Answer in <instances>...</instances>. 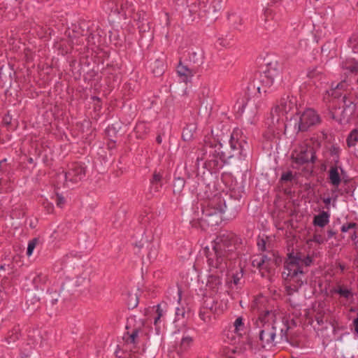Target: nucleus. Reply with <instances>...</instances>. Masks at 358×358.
<instances>
[{"mask_svg": "<svg viewBox=\"0 0 358 358\" xmlns=\"http://www.w3.org/2000/svg\"><path fill=\"white\" fill-rule=\"evenodd\" d=\"M241 276L242 275L240 273L233 275V282L234 285H238L240 283Z\"/></svg>", "mask_w": 358, "mask_h": 358, "instance_id": "58836bf2", "label": "nucleus"}, {"mask_svg": "<svg viewBox=\"0 0 358 358\" xmlns=\"http://www.w3.org/2000/svg\"><path fill=\"white\" fill-rule=\"evenodd\" d=\"M282 66L278 61L267 63L266 69L260 76V82L266 87H277L282 80Z\"/></svg>", "mask_w": 358, "mask_h": 358, "instance_id": "0eeeda50", "label": "nucleus"}, {"mask_svg": "<svg viewBox=\"0 0 358 358\" xmlns=\"http://www.w3.org/2000/svg\"><path fill=\"white\" fill-rule=\"evenodd\" d=\"M259 246L262 245V243H258Z\"/></svg>", "mask_w": 358, "mask_h": 358, "instance_id": "bf43d9fd", "label": "nucleus"}, {"mask_svg": "<svg viewBox=\"0 0 358 358\" xmlns=\"http://www.w3.org/2000/svg\"><path fill=\"white\" fill-rule=\"evenodd\" d=\"M56 203L57 206L62 208L64 203V198L61 196L57 195L56 199Z\"/></svg>", "mask_w": 358, "mask_h": 358, "instance_id": "a19ab883", "label": "nucleus"}, {"mask_svg": "<svg viewBox=\"0 0 358 358\" xmlns=\"http://www.w3.org/2000/svg\"><path fill=\"white\" fill-rule=\"evenodd\" d=\"M142 323H139L138 326L135 327L131 332L128 331V334H130L129 337L127 338V342L131 343H134L138 341V338L141 334H142L141 331Z\"/></svg>", "mask_w": 358, "mask_h": 358, "instance_id": "aec40b11", "label": "nucleus"}, {"mask_svg": "<svg viewBox=\"0 0 358 358\" xmlns=\"http://www.w3.org/2000/svg\"><path fill=\"white\" fill-rule=\"evenodd\" d=\"M330 180L334 185H336V167H331L330 170Z\"/></svg>", "mask_w": 358, "mask_h": 358, "instance_id": "e433bc0d", "label": "nucleus"}, {"mask_svg": "<svg viewBox=\"0 0 358 358\" xmlns=\"http://www.w3.org/2000/svg\"><path fill=\"white\" fill-rule=\"evenodd\" d=\"M84 167L78 163L73 164L67 172L64 174L66 182H71L73 183L78 182L85 176Z\"/></svg>", "mask_w": 358, "mask_h": 358, "instance_id": "f8f14e48", "label": "nucleus"}, {"mask_svg": "<svg viewBox=\"0 0 358 358\" xmlns=\"http://www.w3.org/2000/svg\"><path fill=\"white\" fill-rule=\"evenodd\" d=\"M199 8L203 12H210L211 6L209 3L210 0H196Z\"/></svg>", "mask_w": 358, "mask_h": 358, "instance_id": "c85d7f7f", "label": "nucleus"}, {"mask_svg": "<svg viewBox=\"0 0 358 358\" xmlns=\"http://www.w3.org/2000/svg\"><path fill=\"white\" fill-rule=\"evenodd\" d=\"M248 324L243 317H238L225 332V341L230 344H245L248 341Z\"/></svg>", "mask_w": 358, "mask_h": 358, "instance_id": "39448f33", "label": "nucleus"}, {"mask_svg": "<svg viewBox=\"0 0 358 358\" xmlns=\"http://www.w3.org/2000/svg\"><path fill=\"white\" fill-rule=\"evenodd\" d=\"M222 0H213L210 2L211 10L213 13H216L222 8Z\"/></svg>", "mask_w": 358, "mask_h": 358, "instance_id": "473e14b6", "label": "nucleus"}, {"mask_svg": "<svg viewBox=\"0 0 358 358\" xmlns=\"http://www.w3.org/2000/svg\"><path fill=\"white\" fill-rule=\"evenodd\" d=\"M222 273H210L206 282V289L217 293L222 287L220 275Z\"/></svg>", "mask_w": 358, "mask_h": 358, "instance_id": "dca6fc26", "label": "nucleus"}, {"mask_svg": "<svg viewBox=\"0 0 358 358\" xmlns=\"http://www.w3.org/2000/svg\"><path fill=\"white\" fill-rule=\"evenodd\" d=\"M213 315H214L212 314L209 311V309L206 308V301H205L203 303V306L199 313V316H200L201 319L202 320H203L204 322H208L210 320L211 317Z\"/></svg>", "mask_w": 358, "mask_h": 358, "instance_id": "bb28decb", "label": "nucleus"}, {"mask_svg": "<svg viewBox=\"0 0 358 358\" xmlns=\"http://www.w3.org/2000/svg\"><path fill=\"white\" fill-rule=\"evenodd\" d=\"M192 342V339L189 336H184L180 342V350H185L189 346L191 345Z\"/></svg>", "mask_w": 358, "mask_h": 358, "instance_id": "2f4dec72", "label": "nucleus"}, {"mask_svg": "<svg viewBox=\"0 0 358 358\" xmlns=\"http://www.w3.org/2000/svg\"><path fill=\"white\" fill-rule=\"evenodd\" d=\"M131 358H133V357H131Z\"/></svg>", "mask_w": 358, "mask_h": 358, "instance_id": "052dcab7", "label": "nucleus"}, {"mask_svg": "<svg viewBox=\"0 0 358 358\" xmlns=\"http://www.w3.org/2000/svg\"><path fill=\"white\" fill-rule=\"evenodd\" d=\"M328 221L329 215L325 212H322L314 217V224L319 227H324Z\"/></svg>", "mask_w": 358, "mask_h": 358, "instance_id": "412c9836", "label": "nucleus"}, {"mask_svg": "<svg viewBox=\"0 0 358 358\" xmlns=\"http://www.w3.org/2000/svg\"><path fill=\"white\" fill-rule=\"evenodd\" d=\"M352 187V182L346 172L337 164V192H348Z\"/></svg>", "mask_w": 358, "mask_h": 358, "instance_id": "4468645a", "label": "nucleus"}, {"mask_svg": "<svg viewBox=\"0 0 358 358\" xmlns=\"http://www.w3.org/2000/svg\"><path fill=\"white\" fill-rule=\"evenodd\" d=\"M259 246L262 245V243H258Z\"/></svg>", "mask_w": 358, "mask_h": 358, "instance_id": "13d9d810", "label": "nucleus"}, {"mask_svg": "<svg viewBox=\"0 0 358 358\" xmlns=\"http://www.w3.org/2000/svg\"><path fill=\"white\" fill-rule=\"evenodd\" d=\"M178 296H179L178 300H180V291H179V290H178Z\"/></svg>", "mask_w": 358, "mask_h": 358, "instance_id": "09e8293b", "label": "nucleus"}, {"mask_svg": "<svg viewBox=\"0 0 358 358\" xmlns=\"http://www.w3.org/2000/svg\"><path fill=\"white\" fill-rule=\"evenodd\" d=\"M19 338L18 329H15L12 331L9 332L8 336H6L7 343H11L17 341Z\"/></svg>", "mask_w": 358, "mask_h": 358, "instance_id": "c756f323", "label": "nucleus"}, {"mask_svg": "<svg viewBox=\"0 0 358 358\" xmlns=\"http://www.w3.org/2000/svg\"><path fill=\"white\" fill-rule=\"evenodd\" d=\"M184 185H185V182H184L183 179H182V178H179L176 179L174 182V187H178V191H180V189L184 187Z\"/></svg>", "mask_w": 358, "mask_h": 358, "instance_id": "c9c22d12", "label": "nucleus"}, {"mask_svg": "<svg viewBox=\"0 0 358 358\" xmlns=\"http://www.w3.org/2000/svg\"><path fill=\"white\" fill-rule=\"evenodd\" d=\"M252 266L259 268L262 276L269 277L274 272L279 261L273 255L258 256L252 260Z\"/></svg>", "mask_w": 358, "mask_h": 358, "instance_id": "1a4fd4ad", "label": "nucleus"}, {"mask_svg": "<svg viewBox=\"0 0 358 358\" xmlns=\"http://www.w3.org/2000/svg\"><path fill=\"white\" fill-rule=\"evenodd\" d=\"M234 347L225 348L223 353L225 358H235L236 355H240L246 350V345L243 343L234 344Z\"/></svg>", "mask_w": 358, "mask_h": 358, "instance_id": "a211bd4d", "label": "nucleus"}, {"mask_svg": "<svg viewBox=\"0 0 358 358\" xmlns=\"http://www.w3.org/2000/svg\"><path fill=\"white\" fill-rule=\"evenodd\" d=\"M294 129L297 131H303L320 122L319 115L315 110L308 108L298 113L293 118Z\"/></svg>", "mask_w": 358, "mask_h": 358, "instance_id": "6e6552de", "label": "nucleus"}, {"mask_svg": "<svg viewBox=\"0 0 358 358\" xmlns=\"http://www.w3.org/2000/svg\"><path fill=\"white\" fill-rule=\"evenodd\" d=\"M162 140L161 136H157V143H158L159 144H160V143H162Z\"/></svg>", "mask_w": 358, "mask_h": 358, "instance_id": "a18cd8bd", "label": "nucleus"}, {"mask_svg": "<svg viewBox=\"0 0 358 358\" xmlns=\"http://www.w3.org/2000/svg\"><path fill=\"white\" fill-rule=\"evenodd\" d=\"M52 206H51L50 207V208H48V212H50V210H52Z\"/></svg>", "mask_w": 358, "mask_h": 358, "instance_id": "603ef678", "label": "nucleus"}, {"mask_svg": "<svg viewBox=\"0 0 358 358\" xmlns=\"http://www.w3.org/2000/svg\"><path fill=\"white\" fill-rule=\"evenodd\" d=\"M47 277L43 273H39L34 278L33 282L34 283L36 287H38L41 284L45 283Z\"/></svg>", "mask_w": 358, "mask_h": 358, "instance_id": "7c9ffc66", "label": "nucleus"}, {"mask_svg": "<svg viewBox=\"0 0 358 358\" xmlns=\"http://www.w3.org/2000/svg\"><path fill=\"white\" fill-rule=\"evenodd\" d=\"M235 247L228 235L222 234L215 240L213 250L207 255L209 272L223 273L229 268L236 258Z\"/></svg>", "mask_w": 358, "mask_h": 358, "instance_id": "7ed1b4c3", "label": "nucleus"}, {"mask_svg": "<svg viewBox=\"0 0 358 358\" xmlns=\"http://www.w3.org/2000/svg\"><path fill=\"white\" fill-rule=\"evenodd\" d=\"M355 292L351 287L337 285V296L341 303L348 306L355 302Z\"/></svg>", "mask_w": 358, "mask_h": 358, "instance_id": "ddd939ff", "label": "nucleus"}, {"mask_svg": "<svg viewBox=\"0 0 358 358\" xmlns=\"http://www.w3.org/2000/svg\"><path fill=\"white\" fill-rule=\"evenodd\" d=\"M176 71L180 80L185 83L188 82L194 76L193 71L181 63L178 66Z\"/></svg>", "mask_w": 358, "mask_h": 358, "instance_id": "6ab92c4d", "label": "nucleus"}, {"mask_svg": "<svg viewBox=\"0 0 358 358\" xmlns=\"http://www.w3.org/2000/svg\"><path fill=\"white\" fill-rule=\"evenodd\" d=\"M37 242H38L37 239H33L32 241L29 242L27 250V255L28 257H30L33 254V251L34 250V249L36 248Z\"/></svg>", "mask_w": 358, "mask_h": 358, "instance_id": "72a5a7b5", "label": "nucleus"}, {"mask_svg": "<svg viewBox=\"0 0 358 358\" xmlns=\"http://www.w3.org/2000/svg\"><path fill=\"white\" fill-rule=\"evenodd\" d=\"M155 314L156 316L154 318V324L156 327L157 331L158 332L160 329L161 317L163 316V311L159 305L157 306Z\"/></svg>", "mask_w": 358, "mask_h": 358, "instance_id": "cd10ccee", "label": "nucleus"}, {"mask_svg": "<svg viewBox=\"0 0 358 358\" xmlns=\"http://www.w3.org/2000/svg\"><path fill=\"white\" fill-rule=\"evenodd\" d=\"M293 178V175L291 172H286L282 175L281 180L283 181H290Z\"/></svg>", "mask_w": 358, "mask_h": 358, "instance_id": "4c0bfd02", "label": "nucleus"}, {"mask_svg": "<svg viewBox=\"0 0 358 358\" xmlns=\"http://www.w3.org/2000/svg\"><path fill=\"white\" fill-rule=\"evenodd\" d=\"M133 319H130V320L128 321V324L130 325L131 322H132Z\"/></svg>", "mask_w": 358, "mask_h": 358, "instance_id": "8fccbe9b", "label": "nucleus"}, {"mask_svg": "<svg viewBox=\"0 0 358 358\" xmlns=\"http://www.w3.org/2000/svg\"><path fill=\"white\" fill-rule=\"evenodd\" d=\"M251 309L257 316L255 324L262 329L259 331V339L262 347L265 348L274 341L275 331L273 324L278 317H281L280 311L273 299H269L262 294L255 298Z\"/></svg>", "mask_w": 358, "mask_h": 358, "instance_id": "f03ea898", "label": "nucleus"}, {"mask_svg": "<svg viewBox=\"0 0 358 358\" xmlns=\"http://www.w3.org/2000/svg\"><path fill=\"white\" fill-rule=\"evenodd\" d=\"M352 324L354 332L358 336V317L353 320Z\"/></svg>", "mask_w": 358, "mask_h": 358, "instance_id": "ea45409f", "label": "nucleus"}, {"mask_svg": "<svg viewBox=\"0 0 358 358\" xmlns=\"http://www.w3.org/2000/svg\"><path fill=\"white\" fill-rule=\"evenodd\" d=\"M339 267L341 271H343L345 268L344 266L341 265V264H337V268Z\"/></svg>", "mask_w": 358, "mask_h": 358, "instance_id": "c03bdc74", "label": "nucleus"}, {"mask_svg": "<svg viewBox=\"0 0 358 358\" xmlns=\"http://www.w3.org/2000/svg\"><path fill=\"white\" fill-rule=\"evenodd\" d=\"M358 143V128L354 129L347 138V144L349 147L355 146Z\"/></svg>", "mask_w": 358, "mask_h": 358, "instance_id": "393cba45", "label": "nucleus"}, {"mask_svg": "<svg viewBox=\"0 0 358 358\" xmlns=\"http://www.w3.org/2000/svg\"><path fill=\"white\" fill-rule=\"evenodd\" d=\"M162 176L159 173H155L153 174L152 179L151 180V189H154L155 192H158L159 187H161L160 181Z\"/></svg>", "mask_w": 358, "mask_h": 358, "instance_id": "a878e982", "label": "nucleus"}, {"mask_svg": "<svg viewBox=\"0 0 358 358\" xmlns=\"http://www.w3.org/2000/svg\"><path fill=\"white\" fill-rule=\"evenodd\" d=\"M192 134L188 128L184 129L182 131V138L185 141H189L191 139Z\"/></svg>", "mask_w": 358, "mask_h": 358, "instance_id": "f704fd0d", "label": "nucleus"}, {"mask_svg": "<svg viewBox=\"0 0 358 358\" xmlns=\"http://www.w3.org/2000/svg\"><path fill=\"white\" fill-rule=\"evenodd\" d=\"M357 229L358 225L357 223L348 222L341 226V231L344 234V238H346L348 241H355L356 239Z\"/></svg>", "mask_w": 358, "mask_h": 358, "instance_id": "2eb2a0df", "label": "nucleus"}, {"mask_svg": "<svg viewBox=\"0 0 358 358\" xmlns=\"http://www.w3.org/2000/svg\"><path fill=\"white\" fill-rule=\"evenodd\" d=\"M205 301L206 308L209 309V311L214 315L221 314L227 307L226 303H219L213 298H207Z\"/></svg>", "mask_w": 358, "mask_h": 358, "instance_id": "f3484780", "label": "nucleus"}, {"mask_svg": "<svg viewBox=\"0 0 358 358\" xmlns=\"http://www.w3.org/2000/svg\"><path fill=\"white\" fill-rule=\"evenodd\" d=\"M313 149L307 144L300 145L292 153V166L294 168H299L301 165L313 162Z\"/></svg>", "mask_w": 358, "mask_h": 358, "instance_id": "9d476101", "label": "nucleus"}, {"mask_svg": "<svg viewBox=\"0 0 358 358\" xmlns=\"http://www.w3.org/2000/svg\"><path fill=\"white\" fill-rule=\"evenodd\" d=\"M241 104H239V105H238V109H240V108H241Z\"/></svg>", "mask_w": 358, "mask_h": 358, "instance_id": "4d7b16f0", "label": "nucleus"}, {"mask_svg": "<svg viewBox=\"0 0 358 358\" xmlns=\"http://www.w3.org/2000/svg\"><path fill=\"white\" fill-rule=\"evenodd\" d=\"M347 45L351 49V52L353 54L358 55V36L352 35L350 36L347 41Z\"/></svg>", "mask_w": 358, "mask_h": 358, "instance_id": "5701e85b", "label": "nucleus"}, {"mask_svg": "<svg viewBox=\"0 0 358 358\" xmlns=\"http://www.w3.org/2000/svg\"><path fill=\"white\" fill-rule=\"evenodd\" d=\"M179 311H180V310L178 308L177 310H176V314L177 315H179Z\"/></svg>", "mask_w": 358, "mask_h": 358, "instance_id": "5fc2aeb1", "label": "nucleus"}, {"mask_svg": "<svg viewBox=\"0 0 358 358\" xmlns=\"http://www.w3.org/2000/svg\"><path fill=\"white\" fill-rule=\"evenodd\" d=\"M311 262L312 259L309 256L305 257L301 254L296 256H289L282 273L285 280V285L288 295L297 292L299 287L303 284V268L309 266Z\"/></svg>", "mask_w": 358, "mask_h": 358, "instance_id": "20e7f679", "label": "nucleus"}, {"mask_svg": "<svg viewBox=\"0 0 358 358\" xmlns=\"http://www.w3.org/2000/svg\"><path fill=\"white\" fill-rule=\"evenodd\" d=\"M247 90H248V91H250V90H251V86H248V87H247Z\"/></svg>", "mask_w": 358, "mask_h": 358, "instance_id": "3c124183", "label": "nucleus"}, {"mask_svg": "<svg viewBox=\"0 0 358 358\" xmlns=\"http://www.w3.org/2000/svg\"><path fill=\"white\" fill-rule=\"evenodd\" d=\"M239 131H234L231 136L229 144L231 150L234 152L231 156H240L241 158L245 157L248 145L244 139H239Z\"/></svg>", "mask_w": 358, "mask_h": 358, "instance_id": "9b49d317", "label": "nucleus"}, {"mask_svg": "<svg viewBox=\"0 0 358 358\" xmlns=\"http://www.w3.org/2000/svg\"><path fill=\"white\" fill-rule=\"evenodd\" d=\"M342 59L340 64L341 75V81H337V107L343 108L340 124H345L350 122L355 111L356 104L352 101L351 90L355 83L358 84V62L351 57Z\"/></svg>", "mask_w": 358, "mask_h": 358, "instance_id": "f257e3e1", "label": "nucleus"}, {"mask_svg": "<svg viewBox=\"0 0 358 358\" xmlns=\"http://www.w3.org/2000/svg\"><path fill=\"white\" fill-rule=\"evenodd\" d=\"M336 91L334 89H331L327 91L324 95V101L329 105V107L334 106L336 100Z\"/></svg>", "mask_w": 358, "mask_h": 358, "instance_id": "4be33fe9", "label": "nucleus"}, {"mask_svg": "<svg viewBox=\"0 0 358 358\" xmlns=\"http://www.w3.org/2000/svg\"><path fill=\"white\" fill-rule=\"evenodd\" d=\"M295 99L287 96L282 98L280 103L271 110V124L273 126L280 127H287L285 123L287 120V113L294 107Z\"/></svg>", "mask_w": 358, "mask_h": 358, "instance_id": "423d86ee", "label": "nucleus"}, {"mask_svg": "<svg viewBox=\"0 0 358 358\" xmlns=\"http://www.w3.org/2000/svg\"><path fill=\"white\" fill-rule=\"evenodd\" d=\"M315 241L320 243V238H317V236L315 237Z\"/></svg>", "mask_w": 358, "mask_h": 358, "instance_id": "de8ad7c7", "label": "nucleus"}, {"mask_svg": "<svg viewBox=\"0 0 358 358\" xmlns=\"http://www.w3.org/2000/svg\"><path fill=\"white\" fill-rule=\"evenodd\" d=\"M110 8L112 11H114L115 13H120L119 8L117 6H115V7H111Z\"/></svg>", "mask_w": 358, "mask_h": 358, "instance_id": "37998d69", "label": "nucleus"}, {"mask_svg": "<svg viewBox=\"0 0 358 358\" xmlns=\"http://www.w3.org/2000/svg\"><path fill=\"white\" fill-rule=\"evenodd\" d=\"M290 122H291L290 125H292V122H294L293 119H291Z\"/></svg>", "mask_w": 358, "mask_h": 358, "instance_id": "6e6d98bb", "label": "nucleus"}, {"mask_svg": "<svg viewBox=\"0 0 358 358\" xmlns=\"http://www.w3.org/2000/svg\"><path fill=\"white\" fill-rule=\"evenodd\" d=\"M217 210H215V211H214L213 214H217ZM206 214L207 215H213V213H207V212H206Z\"/></svg>", "mask_w": 358, "mask_h": 358, "instance_id": "49530a36", "label": "nucleus"}, {"mask_svg": "<svg viewBox=\"0 0 358 358\" xmlns=\"http://www.w3.org/2000/svg\"><path fill=\"white\" fill-rule=\"evenodd\" d=\"M351 241L352 242V245L358 251V238H357V236H356V239L355 241Z\"/></svg>", "mask_w": 358, "mask_h": 358, "instance_id": "79ce46f5", "label": "nucleus"}, {"mask_svg": "<svg viewBox=\"0 0 358 358\" xmlns=\"http://www.w3.org/2000/svg\"><path fill=\"white\" fill-rule=\"evenodd\" d=\"M164 64L162 60L157 59L152 67V71L155 76H160L164 71Z\"/></svg>", "mask_w": 358, "mask_h": 358, "instance_id": "b1692460", "label": "nucleus"}, {"mask_svg": "<svg viewBox=\"0 0 358 358\" xmlns=\"http://www.w3.org/2000/svg\"><path fill=\"white\" fill-rule=\"evenodd\" d=\"M257 90H258L259 92H260V90H261L260 87H257Z\"/></svg>", "mask_w": 358, "mask_h": 358, "instance_id": "864d4df0", "label": "nucleus"}]
</instances>
